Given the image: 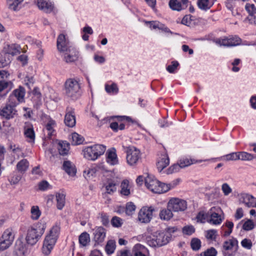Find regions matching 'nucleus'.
Instances as JSON below:
<instances>
[{
  "label": "nucleus",
  "instance_id": "nucleus-1",
  "mask_svg": "<svg viewBox=\"0 0 256 256\" xmlns=\"http://www.w3.org/2000/svg\"><path fill=\"white\" fill-rule=\"evenodd\" d=\"M60 231V226L57 225L54 226L46 236L42 248V252L44 254L48 255L50 253L56 242Z\"/></svg>",
  "mask_w": 256,
  "mask_h": 256
},
{
  "label": "nucleus",
  "instance_id": "nucleus-2",
  "mask_svg": "<svg viewBox=\"0 0 256 256\" xmlns=\"http://www.w3.org/2000/svg\"><path fill=\"white\" fill-rule=\"evenodd\" d=\"M46 228V224H38L36 228L34 226L29 228L26 237V243L31 246L35 244L41 238Z\"/></svg>",
  "mask_w": 256,
  "mask_h": 256
},
{
  "label": "nucleus",
  "instance_id": "nucleus-3",
  "mask_svg": "<svg viewBox=\"0 0 256 256\" xmlns=\"http://www.w3.org/2000/svg\"><path fill=\"white\" fill-rule=\"evenodd\" d=\"M80 86L78 81L74 78H70L64 84V94L68 97L76 99L80 96Z\"/></svg>",
  "mask_w": 256,
  "mask_h": 256
},
{
  "label": "nucleus",
  "instance_id": "nucleus-4",
  "mask_svg": "<svg viewBox=\"0 0 256 256\" xmlns=\"http://www.w3.org/2000/svg\"><path fill=\"white\" fill-rule=\"evenodd\" d=\"M171 234L164 232H156L152 238H148V244L151 246H162L166 244L170 240Z\"/></svg>",
  "mask_w": 256,
  "mask_h": 256
},
{
  "label": "nucleus",
  "instance_id": "nucleus-5",
  "mask_svg": "<svg viewBox=\"0 0 256 256\" xmlns=\"http://www.w3.org/2000/svg\"><path fill=\"white\" fill-rule=\"evenodd\" d=\"M106 150V146L102 144H94L84 149V156L89 160H94L103 154Z\"/></svg>",
  "mask_w": 256,
  "mask_h": 256
},
{
  "label": "nucleus",
  "instance_id": "nucleus-6",
  "mask_svg": "<svg viewBox=\"0 0 256 256\" xmlns=\"http://www.w3.org/2000/svg\"><path fill=\"white\" fill-rule=\"evenodd\" d=\"M126 162L130 166L136 164L140 158V150L134 146L126 148Z\"/></svg>",
  "mask_w": 256,
  "mask_h": 256
},
{
  "label": "nucleus",
  "instance_id": "nucleus-7",
  "mask_svg": "<svg viewBox=\"0 0 256 256\" xmlns=\"http://www.w3.org/2000/svg\"><path fill=\"white\" fill-rule=\"evenodd\" d=\"M215 42L216 44L220 46L230 47L240 44L242 40L238 36H234L226 37L224 38H218Z\"/></svg>",
  "mask_w": 256,
  "mask_h": 256
},
{
  "label": "nucleus",
  "instance_id": "nucleus-8",
  "mask_svg": "<svg viewBox=\"0 0 256 256\" xmlns=\"http://www.w3.org/2000/svg\"><path fill=\"white\" fill-rule=\"evenodd\" d=\"M168 207L174 212L184 211L187 208V202L184 200L174 198L168 201Z\"/></svg>",
  "mask_w": 256,
  "mask_h": 256
},
{
  "label": "nucleus",
  "instance_id": "nucleus-9",
  "mask_svg": "<svg viewBox=\"0 0 256 256\" xmlns=\"http://www.w3.org/2000/svg\"><path fill=\"white\" fill-rule=\"evenodd\" d=\"M9 102L10 104H6L0 112V116L7 120L13 118L17 112L15 106L18 104V103L16 102L10 101Z\"/></svg>",
  "mask_w": 256,
  "mask_h": 256
},
{
  "label": "nucleus",
  "instance_id": "nucleus-10",
  "mask_svg": "<svg viewBox=\"0 0 256 256\" xmlns=\"http://www.w3.org/2000/svg\"><path fill=\"white\" fill-rule=\"evenodd\" d=\"M154 211L153 207H143L138 212V220L142 223L149 222L152 218V212Z\"/></svg>",
  "mask_w": 256,
  "mask_h": 256
},
{
  "label": "nucleus",
  "instance_id": "nucleus-11",
  "mask_svg": "<svg viewBox=\"0 0 256 256\" xmlns=\"http://www.w3.org/2000/svg\"><path fill=\"white\" fill-rule=\"evenodd\" d=\"M106 230L102 226L96 227L93 230L94 240L96 244H102L106 238Z\"/></svg>",
  "mask_w": 256,
  "mask_h": 256
},
{
  "label": "nucleus",
  "instance_id": "nucleus-12",
  "mask_svg": "<svg viewBox=\"0 0 256 256\" xmlns=\"http://www.w3.org/2000/svg\"><path fill=\"white\" fill-rule=\"evenodd\" d=\"M145 185L146 188L152 192L158 193L160 192V182L150 176H148L144 179Z\"/></svg>",
  "mask_w": 256,
  "mask_h": 256
},
{
  "label": "nucleus",
  "instance_id": "nucleus-13",
  "mask_svg": "<svg viewBox=\"0 0 256 256\" xmlns=\"http://www.w3.org/2000/svg\"><path fill=\"white\" fill-rule=\"evenodd\" d=\"M64 124L68 127L72 128L76 125V116L74 109L68 107L64 116Z\"/></svg>",
  "mask_w": 256,
  "mask_h": 256
},
{
  "label": "nucleus",
  "instance_id": "nucleus-14",
  "mask_svg": "<svg viewBox=\"0 0 256 256\" xmlns=\"http://www.w3.org/2000/svg\"><path fill=\"white\" fill-rule=\"evenodd\" d=\"M238 248V241L236 238H232L228 240L225 241L223 244V248L224 250V256H232V254H230L228 252L230 250L234 249V252L237 251Z\"/></svg>",
  "mask_w": 256,
  "mask_h": 256
},
{
  "label": "nucleus",
  "instance_id": "nucleus-15",
  "mask_svg": "<svg viewBox=\"0 0 256 256\" xmlns=\"http://www.w3.org/2000/svg\"><path fill=\"white\" fill-rule=\"evenodd\" d=\"M25 90L24 88L22 86H20L18 88L14 90L12 94L10 95L9 98L10 102H15L14 98H16L17 100L18 104L20 102H22L24 101V96L25 95Z\"/></svg>",
  "mask_w": 256,
  "mask_h": 256
},
{
  "label": "nucleus",
  "instance_id": "nucleus-16",
  "mask_svg": "<svg viewBox=\"0 0 256 256\" xmlns=\"http://www.w3.org/2000/svg\"><path fill=\"white\" fill-rule=\"evenodd\" d=\"M219 208H216L215 207H212L208 212V214L210 216V218L208 221L213 224H220L222 220L221 218L220 215L218 213Z\"/></svg>",
  "mask_w": 256,
  "mask_h": 256
},
{
  "label": "nucleus",
  "instance_id": "nucleus-17",
  "mask_svg": "<svg viewBox=\"0 0 256 256\" xmlns=\"http://www.w3.org/2000/svg\"><path fill=\"white\" fill-rule=\"evenodd\" d=\"M27 248L26 244L21 240H18L16 242L13 256H24Z\"/></svg>",
  "mask_w": 256,
  "mask_h": 256
},
{
  "label": "nucleus",
  "instance_id": "nucleus-18",
  "mask_svg": "<svg viewBox=\"0 0 256 256\" xmlns=\"http://www.w3.org/2000/svg\"><path fill=\"white\" fill-rule=\"evenodd\" d=\"M56 148L60 156H67L70 149V144L66 141L56 140Z\"/></svg>",
  "mask_w": 256,
  "mask_h": 256
},
{
  "label": "nucleus",
  "instance_id": "nucleus-19",
  "mask_svg": "<svg viewBox=\"0 0 256 256\" xmlns=\"http://www.w3.org/2000/svg\"><path fill=\"white\" fill-rule=\"evenodd\" d=\"M106 162L111 165H116L118 164V160L114 148L108 150L106 152Z\"/></svg>",
  "mask_w": 256,
  "mask_h": 256
},
{
  "label": "nucleus",
  "instance_id": "nucleus-20",
  "mask_svg": "<svg viewBox=\"0 0 256 256\" xmlns=\"http://www.w3.org/2000/svg\"><path fill=\"white\" fill-rule=\"evenodd\" d=\"M57 48L60 52H67L68 50L70 52V48L68 47L65 36L63 34H60L58 38Z\"/></svg>",
  "mask_w": 256,
  "mask_h": 256
},
{
  "label": "nucleus",
  "instance_id": "nucleus-21",
  "mask_svg": "<svg viewBox=\"0 0 256 256\" xmlns=\"http://www.w3.org/2000/svg\"><path fill=\"white\" fill-rule=\"evenodd\" d=\"M62 168L70 176H74L76 173L75 165L70 161H64Z\"/></svg>",
  "mask_w": 256,
  "mask_h": 256
},
{
  "label": "nucleus",
  "instance_id": "nucleus-22",
  "mask_svg": "<svg viewBox=\"0 0 256 256\" xmlns=\"http://www.w3.org/2000/svg\"><path fill=\"white\" fill-rule=\"evenodd\" d=\"M246 10L249 14L250 18L249 19L251 23L256 24V8L254 4H246L245 6Z\"/></svg>",
  "mask_w": 256,
  "mask_h": 256
},
{
  "label": "nucleus",
  "instance_id": "nucleus-23",
  "mask_svg": "<svg viewBox=\"0 0 256 256\" xmlns=\"http://www.w3.org/2000/svg\"><path fill=\"white\" fill-rule=\"evenodd\" d=\"M37 6L40 9L46 12H51L54 8V6L51 2L44 0H38Z\"/></svg>",
  "mask_w": 256,
  "mask_h": 256
},
{
  "label": "nucleus",
  "instance_id": "nucleus-24",
  "mask_svg": "<svg viewBox=\"0 0 256 256\" xmlns=\"http://www.w3.org/2000/svg\"><path fill=\"white\" fill-rule=\"evenodd\" d=\"M24 134L28 138V142H34L35 139V133L32 125L29 124L24 126Z\"/></svg>",
  "mask_w": 256,
  "mask_h": 256
},
{
  "label": "nucleus",
  "instance_id": "nucleus-25",
  "mask_svg": "<svg viewBox=\"0 0 256 256\" xmlns=\"http://www.w3.org/2000/svg\"><path fill=\"white\" fill-rule=\"evenodd\" d=\"M146 250L144 246L140 244H136L133 248L130 255L131 256H146L144 254Z\"/></svg>",
  "mask_w": 256,
  "mask_h": 256
},
{
  "label": "nucleus",
  "instance_id": "nucleus-26",
  "mask_svg": "<svg viewBox=\"0 0 256 256\" xmlns=\"http://www.w3.org/2000/svg\"><path fill=\"white\" fill-rule=\"evenodd\" d=\"M170 163L169 158L168 154H165L162 156L160 160L157 162V168L160 172H161L166 168Z\"/></svg>",
  "mask_w": 256,
  "mask_h": 256
},
{
  "label": "nucleus",
  "instance_id": "nucleus-27",
  "mask_svg": "<svg viewBox=\"0 0 256 256\" xmlns=\"http://www.w3.org/2000/svg\"><path fill=\"white\" fill-rule=\"evenodd\" d=\"M254 200H256V198L248 194H243L240 196V202L244 204L248 208H251L252 203Z\"/></svg>",
  "mask_w": 256,
  "mask_h": 256
},
{
  "label": "nucleus",
  "instance_id": "nucleus-28",
  "mask_svg": "<svg viewBox=\"0 0 256 256\" xmlns=\"http://www.w3.org/2000/svg\"><path fill=\"white\" fill-rule=\"evenodd\" d=\"M104 186L106 192L108 194H112L116 190V184L112 180H108Z\"/></svg>",
  "mask_w": 256,
  "mask_h": 256
},
{
  "label": "nucleus",
  "instance_id": "nucleus-29",
  "mask_svg": "<svg viewBox=\"0 0 256 256\" xmlns=\"http://www.w3.org/2000/svg\"><path fill=\"white\" fill-rule=\"evenodd\" d=\"M56 196L57 202V208L61 210L65 205L66 194L63 193L57 192L56 193Z\"/></svg>",
  "mask_w": 256,
  "mask_h": 256
},
{
  "label": "nucleus",
  "instance_id": "nucleus-30",
  "mask_svg": "<svg viewBox=\"0 0 256 256\" xmlns=\"http://www.w3.org/2000/svg\"><path fill=\"white\" fill-rule=\"evenodd\" d=\"M78 242L82 246H86L90 242V235L86 232L82 233L78 238Z\"/></svg>",
  "mask_w": 256,
  "mask_h": 256
},
{
  "label": "nucleus",
  "instance_id": "nucleus-31",
  "mask_svg": "<svg viewBox=\"0 0 256 256\" xmlns=\"http://www.w3.org/2000/svg\"><path fill=\"white\" fill-rule=\"evenodd\" d=\"M214 2L211 0H198V8L203 10L210 9L213 5Z\"/></svg>",
  "mask_w": 256,
  "mask_h": 256
},
{
  "label": "nucleus",
  "instance_id": "nucleus-32",
  "mask_svg": "<svg viewBox=\"0 0 256 256\" xmlns=\"http://www.w3.org/2000/svg\"><path fill=\"white\" fill-rule=\"evenodd\" d=\"M172 210V208H170L168 207V208L162 210L160 213V218L164 220H170L173 216Z\"/></svg>",
  "mask_w": 256,
  "mask_h": 256
},
{
  "label": "nucleus",
  "instance_id": "nucleus-33",
  "mask_svg": "<svg viewBox=\"0 0 256 256\" xmlns=\"http://www.w3.org/2000/svg\"><path fill=\"white\" fill-rule=\"evenodd\" d=\"M20 50L21 48L19 46L16 44H12L8 46L5 54H6L8 56L9 54L12 56L17 55L20 52Z\"/></svg>",
  "mask_w": 256,
  "mask_h": 256
},
{
  "label": "nucleus",
  "instance_id": "nucleus-34",
  "mask_svg": "<svg viewBox=\"0 0 256 256\" xmlns=\"http://www.w3.org/2000/svg\"><path fill=\"white\" fill-rule=\"evenodd\" d=\"M64 54V59L66 62H72L76 61L78 59V54L76 52H71V50L70 52L68 50Z\"/></svg>",
  "mask_w": 256,
  "mask_h": 256
},
{
  "label": "nucleus",
  "instance_id": "nucleus-35",
  "mask_svg": "<svg viewBox=\"0 0 256 256\" xmlns=\"http://www.w3.org/2000/svg\"><path fill=\"white\" fill-rule=\"evenodd\" d=\"M28 162L26 159H22L20 161L17 165L16 168L20 173H24L28 168Z\"/></svg>",
  "mask_w": 256,
  "mask_h": 256
},
{
  "label": "nucleus",
  "instance_id": "nucleus-36",
  "mask_svg": "<svg viewBox=\"0 0 256 256\" xmlns=\"http://www.w3.org/2000/svg\"><path fill=\"white\" fill-rule=\"evenodd\" d=\"M116 249V242L113 240H109L105 246V250L108 254H112Z\"/></svg>",
  "mask_w": 256,
  "mask_h": 256
},
{
  "label": "nucleus",
  "instance_id": "nucleus-37",
  "mask_svg": "<svg viewBox=\"0 0 256 256\" xmlns=\"http://www.w3.org/2000/svg\"><path fill=\"white\" fill-rule=\"evenodd\" d=\"M128 180H124L121 184L120 194L122 195L128 196L130 194V189L128 188Z\"/></svg>",
  "mask_w": 256,
  "mask_h": 256
},
{
  "label": "nucleus",
  "instance_id": "nucleus-38",
  "mask_svg": "<svg viewBox=\"0 0 256 256\" xmlns=\"http://www.w3.org/2000/svg\"><path fill=\"white\" fill-rule=\"evenodd\" d=\"M170 7L174 10L179 11L182 9V4L178 0H170L169 2Z\"/></svg>",
  "mask_w": 256,
  "mask_h": 256
},
{
  "label": "nucleus",
  "instance_id": "nucleus-39",
  "mask_svg": "<svg viewBox=\"0 0 256 256\" xmlns=\"http://www.w3.org/2000/svg\"><path fill=\"white\" fill-rule=\"evenodd\" d=\"M72 144L74 145L81 144L84 141L83 138L76 132L72 134Z\"/></svg>",
  "mask_w": 256,
  "mask_h": 256
},
{
  "label": "nucleus",
  "instance_id": "nucleus-40",
  "mask_svg": "<svg viewBox=\"0 0 256 256\" xmlns=\"http://www.w3.org/2000/svg\"><path fill=\"white\" fill-rule=\"evenodd\" d=\"M31 212V218L32 220H38L41 214L40 211L39 210V208L38 206H33L31 208L30 210Z\"/></svg>",
  "mask_w": 256,
  "mask_h": 256
},
{
  "label": "nucleus",
  "instance_id": "nucleus-41",
  "mask_svg": "<svg viewBox=\"0 0 256 256\" xmlns=\"http://www.w3.org/2000/svg\"><path fill=\"white\" fill-rule=\"evenodd\" d=\"M136 206L132 202H128L126 207V214L128 216L132 215L136 210Z\"/></svg>",
  "mask_w": 256,
  "mask_h": 256
},
{
  "label": "nucleus",
  "instance_id": "nucleus-42",
  "mask_svg": "<svg viewBox=\"0 0 256 256\" xmlns=\"http://www.w3.org/2000/svg\"><path fill=\"white\" fill-rule=\"evenodd\" d=\"M192 248L194 250H198L201 246L200 240L197 238H194L190 242Z\"/></svg>",
  "mask_w": 256,
  "mask_h": 256
},
{
  "label": "nucleus",
  "instance_id": "nucleus-43",
  "mask_svg": "<svg viewBox=\"0 0 256 256\" xmlns=\"http://www.w3.org/2000/svg\"><path fill=\"white\" fill-rule=\"evenodd\" d=\"M110 128L115 132L118 130H124L125 128V125L123 123L118 124L117 122H112L110 124Z\"/></svg>",
  "mask_w": 256,
  "mask_h": 256
},
{
  "label": "nucleus",
  "instance_id": "nucleus-44",
  "mask_svg": "<svg viewBox=\"0 0 256 256\" xmlns=\"http://www.w3.org/2000/svg\"><path fill=\"white\" fill-rule=\"evenodd\" d=\"M22 1V0H7L8 7L14 10H17V6Z\"/></svg>",
  "mask_w": 256,
  "mask_h": 256
},
{
  "label": "nucleus",
  "instance_id": "nucleus-45",
  "mask_svg": "<svg viewBox=\"0 0 256 256\" xmlns=\"http://www.w3.org/2000/svg\"><path fill=\"white\" fill-rule=\"evenodd\" d=\"M209 214L208 213H205L204 211L200 212L196 216V219L198 222L204 223L206 220H208Z\"/></svg>",
  "mask_w": 256,
  "mask_h": 256
},
{
  "label": "nucleus",
  "instance_id": "nucleus-46",
  "mask_svg": "<svg viewBox=\"0 0 256 256\" xmlns=\"http://www.w3.org/2000/svg\"><path fill=\"white\" fill-rule=\"evenodd\" d=\"M238 156L240 158L239 160H250L254 158V156L246 152H240L238 153Z\"/></svg>",
  "mask_w": 256,
  "mask_h": 256
},
{
  "label": "nucleus",
  "instance_id": "nucleus-47",
  "mask_svg": "<svg viewBox=\"0 0 256 256\" xmlns=\"http://www.w3.org/2000/svg\"><path fill=\"white\" fill-rule=\"evenodd\" d=\"M55 124V122L53 120H50L46 126V128L48 131V138H50L52 135L54 131L53 126Z\"/></svg>",
  "mask_w": 256,
  "mask_h": 256
},
{
  "label": "nucleus",
  "instance_id": "nucleus-48",
  "mask_svg": "<svg viewBox=\"0 0 256 256\" xmlns=\"http://www.w3.org/2000/svg\"><path fill=\"white\" fill-rule=\"evenodd\" d=\"M194 160L182 159L180 160L179 164L181 168H184L190 166L191 164L196 162Z\"/></svg>",
  "mask_w": 256,
  "mask_h": 256
},
{
  "label": "nucleus",
  "instance_id": "nucleus-49",
  "mask_svg": "<svg viewBox=\"0 0 256 256\" xmlns=\"http://www.w3.org/2000/svg\"><path fill=\"white\" fill-rule=\"evenodd\" d=\"M2 238L6 240H10V243L12 244V242L14 240V236L12 232L9 230H6L2 234Z\"/></svg>",
  "mask_w": 256,
  "mask_h": 256
},
{
  "label": "nucleus",
  "instance_id": "nucleus-50",
  "mask_svg": "<svg viewBox=\"0 0 256 256\" xmlns=\"http://www.w3.org/2000/svg\"><path fill=\"white\" fill-rule=\"evenodd\" d=\"M12 244L10 243V240H6L2 238V237L0 238V250H4L8 248Z\"/></svg>",
  "mask_w": 256,
  "mask_h": 256
},
{
  "label": "nucleus",
  "instance_id": "nucleus-51",
  "mask_svg": "<svg viewBox=\"0 0 256 256\" xmlns=\"http://www.w3.org/2000/svg\"><path fill=\"white\" fill-rule=\"evenodd\" d=\"M254 227V222L251 220H246L242 226V228L246 231L252 230Z\"/></svg>",
  "mask_w": 256,
  "mask_h": 256
},
{
  "label": "nucleus",
  "instance_id": "nucleus-52",
  "mask_svg": "<svg viewBox=\"0 0 256 256\" xmlns=\"http://www.w3.org/2000/svg\"><path fill=\"white\" fill-rule=\"evenodd\" d=\"M111 224L114 227H120L122 224V220L116 216H114L111 220Z\"/></svg>",
  "mask_w": 256,
  "mask_h": 256
},
{
  "label": "nucleus",
  "instance_id": "nucleus-53",
  "mask_svg": "<svg viewBox=\"0 0 256 256\" xmlns=\"http://www.w3.org/2000/svg\"><path fill=\"white\" fill-rule=\"evenodd\" d=\"M217 252L216 250L212 247L200 254L201 256H216Z\"/></svg>",
  "mask_w": 256,
  "mask_h": 256
},
{
  "label": "nucleus",
  "instance_id": "nucleus-54",
  "mask_svg": "<svg viewBox=\"0 0 256 256\" xmlns=\"http://www.w3.org/2000/svg\"><path fill=\"white\" fill-rule=\"evenodd\" d=\"M36 46L38 48V50L36 52V58L38 60L41 61L42 60L44 51L43 49L42 48L41 42H39L36 44Z\"/></svg>",
  "mask_w": 256,
  "mask_h": 256
},
{
  "label": "nucleus",
  "instance_id": "nucleus-55",
  "mask_svg": "<svg viewBox=\"0 0 256 256\" xmlns=\"http://www.w3.org/2000/svg\"><path fill=\"white\" fill-rule=\"evenodd\" d=\"M106 90L108 92L117 93L118 90V88L115 84H112L110 86L106 85L105 86Z\"/></svg>",
  "mask_w": 256,
  "mask_h": 256
},
{
  "label": "nucleus",
  "instance_id": "nucleus-56",
  "mask_svg": "<svg viewBox=\"0 0 256 256\" xmlns=\"http://www.w3.org/2000/svg\"><path fill=\"white\" fill-rule=\"evenodd\" d=\"M224 158L226 160H239L238 152H232L231 154H226L224 156Z\"/></svg>",
  "mask_w": 256,
  "mask_h": 256
},
{
  "label": "nucleus",
  "instance_id": "nucleus-57",
  "mask_svg": "<svg viewBox=\"0 0 256 256\" xmlns=\"http://www.w3.org/2000/svg\"><path fill=\"white\" fill-rule=\"evenodd\" d=\"M195 231V229L192 226H185L182 228V232L186 235H191Z\"/></svg>",
  "mask_w": 256,
  "mask_h": 256
},
{
  "label": "nucleus",
  "instance_id": "nucleus-58",
  "mask_svg": "<svg viewBox=\"0 0 256 256\" xmlns=\"http://www.w3.org/2000/svg\"><path fill=\"white\" fill-rule=\"evenodd\" d=\"M217 231L214 230H210L206 232V237L208 239L215 240L216 238Z\"/></svg>",
  "mask_w": 256,
  "mask_h": 256
},
{
  "label": "nucleus",
  "instance_id": "nucleus-59",
  "mask_svg": "<svg viewBox=\"0 0 256 256\" xmlns=\"http://www.w3.org/2000/svg\"><path fill=\"white\" fill-rule=\"evenodd\" d=\"M178 65L179 64L178 62L172 61V64L169 65L166 67V70L169 72L173 73Z\"/></svg>",
  "mask_w": 256,
  "mask_h": 256
},
{
  "label": "nucleus",
  "instance_id": "nucleus-60",
  "mask_svg": "<svg viewBox=\"0 0 256 256\" xmlns=\"http://www.w3.org/2000/svg\"><path fill=\"white\" fill-rule=\"evenodd\" d=\"M242 246L248 250L251 249L252 244L250 240L248 238L244 239L241 242Z\"/></svg>",
  "mask_w": 256,
  "mask_h": 256
},
{
  "label": "nucleus",
  "instance_id": "nucleus-61",
  "mask_svg": "<svg viewBox=\"0 0 256 256\" xmlns=\"http://www.w3.org/2000/svg\"><path fill=\"white\" fill-rule=\"evenodd\" d=\"M12 85L11 82H6L4 80H0V92H2L4 90L8 88L10 86V88Z\"/></svg>",
  "mask_w": 256,
  "mask_h": 256
},
{
  "label": "nucleus",
  "instance_id": "nucleus-62",
  "mask_svg": "<svg viewBox=\"0 0 256 256\" xmlns=\"http://www.w3.org/2000/svg\"><path fill=\"white\" fill-rule=\"evenodd\" d=\"M181 168L179 164H175L170 166L168 170V174L177 172Z\"/></svg>",
  "mask_w": 256,
  "mask_h": 256
},
{
  "label": "nucleus",
  "instance_id": "nucleus-63",
  "mask_svg": "<svg viewBox=\"0 0 256 256\" xmlns=\"http://www.w3.org/2000/svg\"><path fill=\"white\" fill-rule=\"evenodd\" d=\"M8 56L6 54H4V57L0 58V68H4L10 63V60L8 58L7 60H6Z\"/></svg>",
  "mask_w": 256,
  "mask_h": 256
},
{
  "label": "nucleus",
  "instance_id": "nucleus-64",
  "mask_svg": "<svg viewBox=\"0 0 256 256\" xmlns=\"http://www.w3.org/2000/svg\"><path fill=\"white\" fill-rule=\"evenodd\" d=\"M222 190L225 196H228L232 192V188L226 183L222 184Z\"/></svg>",
  "mask_w": 256,
  "mask_h": 256
}]
</instances>
